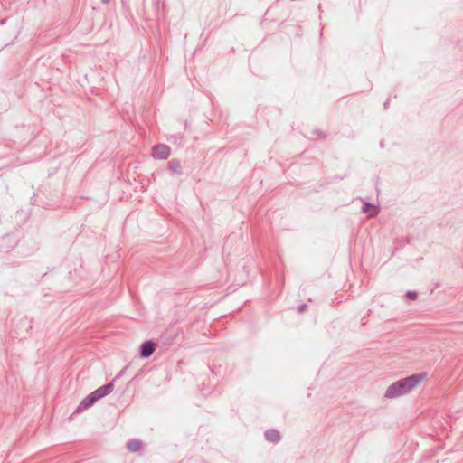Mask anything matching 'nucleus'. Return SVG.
<instances>
[{
    "mask_svg": "<svg viewBox=\"0 0 463 463\" xmlns=\"http://www.w3.org/2000/svg\"><path fill=\"white\" fill-rule=\"evenodd\" d=\"M141 447L142 442L139 439H133L127 443V449L129 452H137L140 450Z\"/></svg>",
    "mask_w": 463,
    "mask_h": 463,
    "instance_id": "0eeeda50",
    "label": "nucleus"
},
{
    "mask_svg": "<svg viewBox=\"0 0 463 463\" xmlns=\"http://www.w3.org/2000/svg\"><path fill=\"white\" fill-rule=\"evenodd\" d=\"M170 170L176 175L182 174V165L178 160H172L169 162Z\"/></svg>",
    "mask_w": 463,
    "mask_h": 463,
    "instance_id": "6e6552de",
    "label": "nucleus"
},
{
    "mask_svg": "<svg viewBox=\"0 0 463 463\" xmlns=\"http://www.w3.org/2000/svg\"><path fill=\"white\" fill-rule=\"evenodd\" d=\"M156 345L152 341H146L141 345L140 356L142 358H148L155 352Z\"/></svg>",
    "mask_w": 463,
    "mask_h": 463,
    "instance_id": "20e7f679",
    "label": "nucleus"
},
{
    "mask_svg": "<svg viewBox=\"0 0 463 463\" xmlns=\"http://www.w3.org/2000/svg\"><path fill=\"white\" fill-rule=\"evenodd\" d=\"M427 377L426 373L412 374L392 383L385 391L384 397L395 399L415 390Z\"/></svg>",
    "mask_w": 463,
    "mask_h": 463,
    "instance_id": "f257e3e1",
    "label": "nucleus"
},
{
    "mask_svg": "<svg viewBox=\"0 0 463 463\" xmlns=\"http://www.w3.org/2000/svg\"><path fill=\"white\" fill-rule=\"evenodd\" d=\"M110 0H101L102 3L108 4Z\"/></svg>",
    "mask_w": 463,
    "mask_h": 463,
    "instance_id": "9b49d317",
    "label": "nucleus"
},
{
    "mask_svg": "<svg viewBox=\"0 0 463 463\" xmlns=\"http://www.w3.org/2000/svg\"><path fill=\"white\" fill-rule=\"evenodd\" d=\"M417 296H418V294H417V292H415V291H408V292L406 293V297H407L409 299H411V300H414V299H416V298H417Z\"/></svg>",
    "mask_w": 463,
    "mask_h": 463,
    "instance_id": "1a4fd4ad",
    "label": "nucleus"
},
{
    "mask_svg": "<svg viewBox=\"0 0 463 463\" xmlns=\"http://www.w3.org/2000/svg\"><path fill=\"white\" fill-rule=\"evenodd\" d=\"M362 211L364 213H367L369 217L376 216L379 213L378 207H376L375 205H373L369 203H364V205L362 207Z\"/></svg>",
    "mask_w": 463,
    "mask_h": 463,
    "instance_id": "423d86ee",
    "label": "nucleus"
},
{
    "mask_svg": "<svg viewBox=\"0 0 463 463\" xmlns=\"http://www.w3.org/2000/svg\"><path fill=\"white\" fill-rule=\"evenodd\" d=\"M152 156L155 159H167L170 156V147L164 144L156 145L153 147Z\"/></svg>",
    "mask_w": 463,
    "mask_h": 463,
    "instance_id": "7ed1b4c3",
    "label": "nucleus"
},
{
    "mask_svg": "<svg viewBox=\"0 0 463 463\" xmlns=\"http://www.w3.org/2000/svg\"><path fill=\"white\" fill-rule=\"evenodd\" d=\"M388 103H389L388 101H386V102L384 103V108H385V109H387Z\"/></svg>",
    "mask_w": 463,
    "mask_h": 463,
    "instance_id": "f8f14e48",
    "label": "nucleus"
},
{
    "mask_svg": "<svg viewBox=\"0 0 463 463\" xmlns=\"http://www.w3.org/2000/svg\"><path fill=\"white\" fill-rule=\"evenodd\" d=\"M114 389L113 383H109L96 389L94 392L86 396L79 404L76 412H81L88 408L91 407L99 399L109 394Z\"/></svg>",
    "mask_w": 463,
    "mask_h": 463,
    "instance_id": "f03ea898",
    "label": "nucleus"
},
{
    "mask_svg": "<svg viewBox=\"0 0 463 463\" xmlns=\"http://www.w3.org/2000/svg\"><path fill=\"white\" fill-rule=\"evenodd\" d=\"M307 304H302V305H300V306L298 307V312H299V313H303V312H305V311L307 310Z\"/></svg>",
    "mask_w": 463,
    "mask_h": 463,
    "instance_id": "9d476101",
    "label": "nucleus"
},
{
    "mask_svg": "<svg viewBox=\"0 0 463 463\" xmlns=\"http://www.w3.org/2000/svg\"><path fill=\"white\" fill-rule=\"evenodd\" d=\"M265 439L269 442L277 443L280 439V435L277 430L271 429L265 432Z\"/></svg>",
    "mask_w": 463,
    "mask_h": 463,
    "instance_id": "39448f33",
    "label": "nucleus"
}]
</instances>
